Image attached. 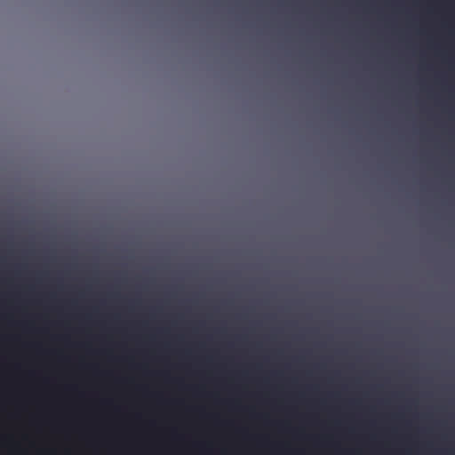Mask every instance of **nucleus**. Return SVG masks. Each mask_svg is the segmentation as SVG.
<instances>
[{
	"instance_id": "4",
	"label": "nucleus",
	"mask_w": 455,
	"mask_h": 455,
	"mask_svg": "<svg viewBox=\"0 0 455 455\" xmlns=\"http://www.w3.org/2000/svg\"><path fill=\"white\" fill-rule=\"evenodd\" d=\"M117 284H118V285H121L122 283H118Z\"/></svg>"
},
{
	"instance_id": "6",
	"label": "nucleus",
	"mask_w": 455,
	"mask_h": 455,
	"mask_svg": "<svg viewBox=\"0 0 455 455\" xmlns=\"http://www.w3.org/2000/svg\"><path fill=\"white\" fill-rule=\"evenodd\" d=\"M117 287H118V288H121L122 286H121V285H118Z\"/></svg>"
},
{
	"instance_id": "1",
	"label": "nucleus",
	"mask_w": 455,
	"mask_h": 455,
	"mask_svg": "<svg viewBox=\"0 0 455 455\" xmlns=\"http://www.w3.org/2000/svg\"><path fill=\"white\" fill-rule=\"evenodd\" d=\"M29 269V264L25 261L11 263L4 258L0 259V270L12 272H27Z\"/></svg>"
},
{
	"instance_id": "5",
	"label": "nucleus",
	"mask_w": 455,
	"mask_h": 455,
	"mask_svg": "<svg viewBox=\"0 0 455 455\" xmlns=\"http://www.w3.org/2000/svg\"><path fill=\"white\" fill-rule=\"evenodd\" d=\"M149 284H150V285H153L154 283H150Z\"/></svg>"
},
{
	"instance_id": "7",
	"label": "nucleus",
	"mask_w": 455,
	"mask_h": 455,
	"mask_svg": "<svg viewBox=\"0 0 455 455\" xmlns=\"http://www.w3.org/2000/svg\"><path fill=\"white\" fill-rule=\"evenodd\" d=\"M140 287H141V288H144L145 286H144V285H141Z\"/></svg>"
},
{
	"instance_id": "2",
	"label": "nucleus",
	"mask_w": 455,
	"mask_h": 455,
	"mask_svg": "<svg viewBox=\"0 0 455 455\" xmlns=\"http://www.w3.org/2000/svg\"><path fill=\"white\" fill-rule=\"evenodd\" d=\"M70 267H73V268H75V267H76V265L75 263H71V264H70Z\"/></svg>"
},
{
	"instance_id": "3",
	"label": "nucleus",
	"mask_w": 455,
	"mask_h": 455,
	"mask_svg": "<svg viewBox=\"0 0 455 455\" xmlns=\"http://www.w3.org/2000/svg\"><path fill=\"white\" fill-rule=\"evenodd\" d=\"M84 285H87L88 283H84Z\"/></svg>"
}]
</instances>
